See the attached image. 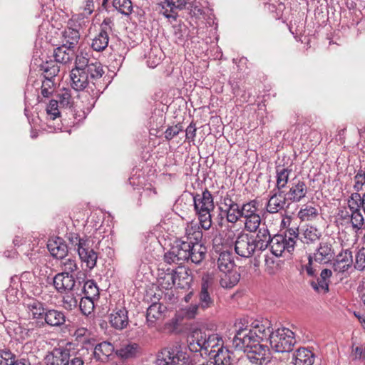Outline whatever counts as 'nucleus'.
Wrapping results in <instances>:
<instances>
[{"label": "nucleus", "mask_w": 365, "mask_h": 365, "mask_svg": "<svg viewBox=\"0 0 365 365\" xmlns=\"http://www.w3.org/2000/svg\"><path fill=\"white\" fill-rule=\"evenodd\" d=\"M216 265L217 269L221 272H228L235 267L232 253L226 250L219 252L217 257Z\"/></svg>", "instance_id": "nucleus-28"}, {"label": "nucleus", "mask_w": 365, "mask_h": 365, "mask_svg": "<svg viewBox=\"0 0 365 365\" xmlns=\"http://www.w3.org/2000/svg\"><path fill=\"white\" fill-rule=\"evenodd\" d=\"M16 354L9 349H0V365H12Z\"/></svg>", "instance_id": "nucleus-52"}, {"label": "nucleus", "mask_w": 365, "mask_h": 365, "mask_svg": "<svg viewBox=\"0 0 365 365\" xmlns=\"http://www.w3.org/2000/svg\"><path fill=\"white\" fill-rule=\"evenodd\" d=\"M319 215L318 210L309 205H304L298 212L299 218L302 221H312Z\"/></svg>", "instance_id": "nucleus-41"}, {"label": "nucleus", "mask_w": 365, "mask_h": 365, "mask_svg": "<svg viewBox=\"0 0 365 365\" xmlns=\"http://www.w3.org/2000/svg\"><path fill=\"white\" fill-rule=\"evenodd\" d=\"M46 365H84L82 357L78 353L71 354L69 350L56 348L44 357Z\"/></svg>", "instance_id": "nucleus-6"}, {"label": "nucleus", "mask_w": 365, "mask_h": 365, "mask_svg": "<svg viewBox=\"0 0 365 365\" xmlns=\"http://www.w3.org/2000/svg\"><path fill=\"white\" fill-rule=\"evenodd\" d=\"M78 299L73 293H67L63 297L62 306L66 310L71 311L77 307Z\"/></svg>", "instance_id": "nucleus-51"}, {"label": "nucleus", "mask_w": 365, "mask_h": 365, "mask_svg": "<svg viewBox=\"0 0 365 365\" xmlns=\"http://www.w3.org/2000/svg\"><path fill=\"white\" fill-rule=\"evenodd\" d=\"M102 64L83 55H77L75 68L71 71V86L76 91L87 89L93 99H98L103 93V86L98 81L104 74Z\"/></svg>", "instance_id": "nucleus-2"}, {"label": "nucleus", "mask_w": 365, "mask_h": 365, "mask_svg": "<svg viewBox=\"0 0 365 365\" xmlns=\"http://www.w3.org/2000/svg\"><path fill=\"white\" fill-rule=\"evenodd\" d=\"M109 34L101 31L92 40L91 48L96 51H104L108 45Z\"/></svg>", "instance_id": "nucleus-37"}, {"label": "nucleus", "mask_w": 365, "mask_h": 365, "mask_svg": "<svg viewBox=\"0 0 365 365\" xmlns=\"http://www.w3.org/2000/svg\"><path fill=\"white\" fill-rule=\"evenodd\" d=\"M269 341L276 352H290L296 343L294 332L288 328H278L274 331L270 321L265 319L252 323V327H240L236 330L232 346L247 353L250 362L262 365L269 361V349L261 341Z\"/></svg>", "instance_id": "nucleus-1"}, {"label": "nucleus", "mask_w": 365, "mask_h": 365, "mask_svg": "<svg viewBox=\"0 0 365 365\" xmlns=\"http://www.w3.org/2000/svg\"><path fill=\"white\" fill-rule=\"evenodd\" d=\"M47 247L51 255L56 259H63L68 255V246L65 241L61 237H56L55 240H49Z\"/></svg>", "instance_id": "nucleus-22"}, {"label": "nucleus", "mask_w": 365, "mask_h": 365, "mask_svg": "<svg viewBox=\"0 0 365 365\" xmlns=\"http://www.w3.org/2000/svg\"><path fill=\"white\" fill-rule=\"evenodd\" d=\"M223 274L220 277V284L222 287L231 289L234 287L240 281V274L235 268L228 272H222Z\"/></svg>", "instance_id": "nucleus-32"}, {"label": "nucleus", "mask_w": 365, "mask_h": 365, "mask_svg": "<svg viewBox=\"0 0 365 365\" xmlns=\"http://www.w3.org/2000/svg\"><path fill=\"white\" fill-rule=\"evenodd\" d=\"M209 361L213 365H232L234 361L233 353L221 345L217 349L209 351Z\"/></svg>", "instance_id": "nucleus-15"}, {"label": "nucleus", "mask_w": 365, "mask_h": 365, "mask_svg": "<svg viewBox=\"0 0 365 365\" xmlns=\"http://www.w3.org/2000/svg\"><path fill=\"white\" fill-rule=\"evenodd\" d=\"M158 10L170 22L175 21L178 17V11L173 6L169 0H160L158 3Z\"/></svg>", "instance_id": "nucleus-36"}, {"label": "nucleus", "mask_w": 365, "mask_h": 365, "mask_svg": "<svg viewBox=\"0 0 365 365\" xmlns=\"http://www.w3.org/2000/svg\"><path fill=\"white\" fill-rule=\"evenodd\" d=\"M244 225L245 230L250 232H255L262 225L260 215H253V217L245 219Z\"/></svg>", "instance_id": "nucleus-48"}, {"label": "nucleus", "mask_w": 365, "mask_h": 365, "mask_svg": "<svg viewBox=\"0 0 365 365\" xmlns=\"http://www.w3.org/2000/svg\"><path fill=\"white\" fill-rule=\"evenodd\" d=\"M192 278L186 270L177 271L168 269V272H162L158 277V283L163 289H170L176 285L178 288L190 287Z\"/></svg>", "instance_id": "nucleus-5"}, {"label": "nucleus", "mask_w": 365, "mask_h": 365, "mask_svg": "<svg viewBox=\"0 0 365 365\" xmlns=\"http://www.w3.org/2000/svg\"><path fill=\"white\" fill-rule=\"evenodd\" d=\"M221 341V338L217 334H210L206 332L205 338V354L209 353V348L210 350L217 349L220 347L219 342Z\"/></svg>", "instance_id": "nucleus-49"}, {"label": "nucleus", "mask_w": 365, "mask_h": 365, "mask_svg": "<svg viewBox=\"0 0 365 365\" xmlns=\"http://www.w3.org/2000/svg\"><path fill=\"white\" fill-rule=\"evenodd\" d=\"M182 125H175L174 126L168 127L165 131V138L168 140H172L174 137L177 136L180 131L182 130Z\"/></svg>", "instance_id": "nucleus-62"}, {"label": "nucleus", "mask_w": 365, "mask_h": 365, "mask_svg": "<svg viewBox=\"0 0 365 365\" xmlns=\"http://www.w3.org/2000/svg\"><path fill=\"white\" fill-rule=\"evenodd\" d=\"M298 228H289L284 234H277L272 237L269 245L271 252L276 257L282 256L284 251L291 253L294 251L298 239Z\"/></svg>", "instance_id": "nucleus-4"}, {"label": "nucleus", "mask_w": 365, "mask_h": 365, "mask_svg": "<svg viewBox=\"0 0 365 365\" xmlns=\"http://www.w3.org/2000/svg\"><path fill=\"white\" fill-rule=\"evenodd\" d=\"M113 7L123 15L128 16L132 13L133 4L130 0H113Z\"/></svg>", "instance_id": "nucleus-42"}, {"label": "nucleus", "mask_w": 365, "mask_h": 365, "mask_svg": "<svg viewBox=\"0 0 365 365\" xmlns=\"http://www.w3.org/2000/svg\"><path fill=\"white\" fill-rule=\"evenodd\" d=\"M329 281H327L320 277L317 278V281H312V287L317 292L327 293L329 292Z\"/></svg>", "instance_id": "nucleus-54"}, {"label": "nucleus", "mask_w": 365, "mask_h": 365, "mask_svg": "<svg viewBox=\"0 0 365 365\" xmlns=\"http://www.w3.org/2000/svg\"><path fill=\"white\" fill-rule=\"evenodd\" d=\"M352 253L349 250H345L341 252L336 258V262H342L344 264H349V265H351L352 264Z\"/></svg>", "instance_id": "nucleus-59"}, {"label": "nucleus", "mask_w": 365, "mask_h": 365, "mask_svg": "<svg viewBox=\"0 0 365 365\" xmlns=\"http://www.w3.org/2000/svg\"><path fill=\"white\" fill-rule=\"evenodd\" d=\"M77 55H83V53L81 52L76 53V51L67 48V47L63 45L55 48L53 52L55 61L61 63H67L71 61L74 57L76 58Z\"/></svg>", "instance_id": "nucleus-30"}, {"label": "nucleus", "mask_w": 365, "mask_h": 365, "mask_svg": "<svg viewBox=\"0 0 365 365\" xmlns=\"http://www.w3.org/2000/svg\"><path fill=\"white\" fill-rule=\"evenodd\" d=\"M299 233L297 240H300L303 243L310 245L317 242L322 237V232L314 226H307Z\"/></svg>", "instance_id": "nucleus-29"}, {"label": "nucleus", "mask_w": 365, "mask_h": 365, "mask_svg": "<svg viewBox=\"0 0 365 365\" xmlns=\"http://www.w3.org/2000/svg\"><path fill=\"white\" fill-rule=\"evenodd\" d=\"M207 247L202 243L190 244L188 262L200 265L207 255Z\"/></svg>", "instance_id": "nucleus-27"}, {"label": "nucleus", "mask_w": 365, "mask_h": 365, "mask_svg": "<svg viewBox=\"0 0 365 365\" xmlns=\"http://www.w3.org/2000/svg\"><path fill=\"white\" fill-rule=\"evenodd\" d=\"M68 239L70 242V243L75 246V248H76L77 251L79 250V249H81V245L83 246V244H86L88 241L87 237H79V235L76 233H70Z\"/></svg>", "instance_id": "nucleus-58"}, {"label": "nucleus", "mask_w": 365, "mask_h": 365, "mask_svg": "<svg viewBox=\"0 0 365 365\" xmlns=\"http://www.w3.org/2000/svg\"><path fill=\"white\" fill-rule=\"evenodd\" d=\"M23 305L31 319L36 320L38 323L41 322L48 308L43 302L27 296L23 299Z\"/></svg>", "instance_id": "nucleus-12"}, {"label": "nucleus", "mask_w": 365, "mask_h": 365, "mask_svg": "<svg viewBox=\"0 0 365 365\" xmlns=\"http://www.w3.org/2000/svg\"><path fill=\"white\" fill-rule=\"evenodd\" d=\"M349 208L351 211V218L349 222L351 225L353 230L358 233L361 230L364 225V218L360 210V205H354L349 204Z\"/></svg>", "instance_id": "nucleus-31"}, {"label": "nucleus", "mask_w": 365, "mask_h": 365, "mask_svg": "<svg viewBox=\"0 0 365 365\" xmlns=\"http://www.w3.org/2000/svg\"><path fill=\"white\" fill-rule=\"evenodd\" d=\"M199 309H201V306H198V302L196 304H191L185 309V317L188 319H193L198 314Z\"/></svg>", "instance_id": "nucleus-63"}, {"label": "nucleus", "mask_w": 365, "mask_h": 365, "mask_svg": "<svg viewBox=\"0 0 365 365\" xmlns=\"http://www.w3.org/2000/svg\"><path fill=\"white\" fill-rule=\"evenodd\" d=\"M289 190L284 192L289 202H299L302 200L308 192V187L306 182L299 178H294L289 182Z\"/></svg>", "instance_id": "nucleus-10"}, {"label": "nucleus", "mask_w": 365, "mask_h": 365, "mask_svg": "<svg viewBox=\"0 0 365 365\" xmlns=\"http://www.w3.org/2000/svg\"><path fill=\"white\" fill-rule=\"evenodd\" d=\"M259 202L257 200H252L242 205L241 218L244 220L259 215Z\"/></svg>", "instance_id": "nucleus-38"}, {"label": "nucleus", "mask_w": 365, "mask_h": 365, "mask_svg": "<svg viewBox=\"0 0 365 365\" xmlns=\"http://www.w3.org/2000/svg\"><path fill=\"white\" fill-rule=\"evenodd\" d=\"M221 204L223 207H220V210L222 212L223 210H228L234 207L235 205H238L237 201L232 198V197L227 193L225 196L221 197Z\"/></svg>", "instance_id": "nucleus-56"}, {"label": "nucleus", "mask_w": 365, "mask_h": 365, "mask_svg": "<svg viewBox=\"0 0 365 365\" xmlns=\"http://www.w3.org/2000/svg\"><path fill=\"white\" fill-rule=\"evenodd\" d=\"M255 234H250L252 237L255 245L259 252L264 251L272 242V237L267 225L262 224L261 227L253 232Z\"/></svg>", "instance_id": "nucleus-16"}, {"label": "nucleus", "mask_w": 365, "mask_h": 365, "mask_svg": "<svg viewBox=\"0 0 365 365\" xmlns=\"http://www.w3.org/2000/svg\"><path fill=\"white\" fill-rule=\"evenodd\" d=\"M54 91V82L51 79H45L42 82L41 94L43 98H49Z\"/></svg>", "instance_id": "nucleus-53"}, {"label": "nucleus", "mask_w": 365, "mask_h": 365, "mask_svg": "<svg viewBox=\"0 0 365 365\" xmlns=\"http://www.w3.org/2000/svg\"><path fill=\"white\" fill-rule=\"evenodd\" d=\"M58 102L61 108L71 109L73 100L69 90H63L58 94Z\"/></svg>", "instance_id": "nucleus-46"}, {"label": "nucleus", "mask_w": 365, "mask_h": 365, "mask_svg": "<svg viewBox=\"0 0 365 365\" xmlns=\"http://www.w3.org/2000/svg\"><path fill=\"white\" fill-rule=\"evenodd\" d=\"M91 350L93 357L96 361L106 363L113 354L114 346L108 341H103L96 345L94 344Z\"/></svg>", "instance_id": "nucleus-18"}, {"label": "nucleus", "mask_w": 365, "mask_h": 365, "mask_svg": "<svg viewBox=\"0 0 365 365\" xmlns=\"http://www.w3.org/2000/svg\"><path fill=\"white\" fill-rule=\"evenodd\" d=\"M235 250L239 256L245 258L252 257L256 251H258L252 240V237L247 233H240L237 237Z\"/></svg>", "instance_id": "nucleus-9"}, {"label": "nucleus", "mask_w": 365, "mask_h": 365, "mask_svg": "<svg viewBox=\"0 0 365 365\" xmlns=\"http://www.w3.org/2000/svg\"><path fill=\"white\" fill-rule=\"evenodd\" d=\"M214 287L213 278L208 274H204L197 294L198 306H201L203 311L212 307L215 304Z\"/></svg>", "instance_id": "nucleus-7"}, {"label": "nucleus", "mask_w": 365, "mask_h": 365, "mask_svg": "<svg viewBox=\"0 0 365 365\" xmlns=\"http://www.w3.org/2000/svg\"><path fill=\"white\" fill-rule=\"evenodd\" d=\"M313 261H314V257L312 255H309L308 257V263L302 266V270H305L309 277H315L317 273V269L314 265Z\"/></svg>", "instance_id": "nucleus-60"}, {"label": "nucleus", "mask_w": 365, "mask_h": 365, "mask_svg": "<svg viewBox=\"0 0 365 365\" xmlns=\"http://www.w3.org/2000/svg\"><path fill=\"white\" fill-rule=\"evenodd\" d=\"M140 346L136 343H129L116 351V354L122 359L135 357L139 351Z\"/></svg>", "instance_id": "nucleus-39"}, {"label": "nucleus", "mask_w": 365, "mask_h": 365, "mask_svg": "<svg viewBox=\"0 0 365 365\" xmlns=\"http://www.w3.org/2000/svg\"><path fill=\"white\" fill-rule=\"evenodd\" d=\"M206 331L201 329L194 330L187 337V347L192 352L205 351Z\"/></svg>", "instance_id": "nucleus-21"}, {"label": "nucleus", "mask_w": 365, "mask_h": 365, "mask_svg": "<svg viewBox=\"0 0 365 365\" xmlns=\"http://www.w3.org/2000/svg\"><path fill=\"white\" fill-rule=\"evenodd\" d=\"M66 322V315L63 312L56 309H48L44 313V317L41 322V326L47 324L50 327H61Z\"/></svg>", "instance_id": "nucleus-20"}, {"label": "nucleus", "mask_w": 365, "mask_h": 365, "mask_svg": "<svg viewBox=\"0 0 365 365\" xmlns=\"http://www.w3.org/2000/svg\"><path fill=\"white\" fill-rule=\"evenodd\" d=\"M292 169L282 165L276 167V186L274 189L283 190L286 187Z\"/></svg>", "instance_id": "nucleus-34"}, {"label": "nucleus", "mask_w": 365, "mask_h": 365, "mask_svg": "<svg viewBox=\"0 0 365 365\" xmlns=\"http://www.w3.org/2000/svg\"><path fill=\"white\" fill-rule=\"evenodd\" d=\"M193 206L195 212H212L214 208L213 197L211 192L205 189L202 194L193 195Z\"/></svg>", "instance_id": "nucleus-13"}, {"label": "nucleus", "mask_w": 365, "mask_h": 365, "mask_svg": "<svg viewBox=\"0 0 365 365\" xmlns=\"http://www.w3.org/2000/svg\"><path fill=\"white\" fill-rule=\"evenodd\" d=\"M270 193L271 195L266 205V209L268 212L272 214L277 213L289 207L291 203L289 202V200L284 190L274 188Z\"/></svg>", "instance_id": "nucleus-11"}, {"label": "nucleus", "mask_w": 365, "mask_h": 365, "mask_svg": "<svg viewBox=\"0 0 365 365\" xmlns=\"http://www.w3.org/2000/svg\"><path fill=\"white\" fill-rule=\"evenodd\" d=\"M314 354L305 349H299L294 354V365H313Z\"/></svg>", "instance_id": "nucleus-35"}, {"label": "nucleus", "mask_w": 365, "mask_h": 365, "mask_svg": "<svg viewBox=\"0 0 365 365\" xmlns=\"http://www.w3.org/2000/svg\"><path fill=\"white\" fill-rule=\"evenodd\" d=\"M155 365H213L209 361L197 364L195 359L183 351L179 342L163 349L158 354Z\"/></svg>", "instance_id": "nucleus-3"}, {"label": "nucleus", "mask_w": 365, "mask_h": 365, "mask_svg": "<svg viewBox=\"0 0 365 365\" xmlns=\"http://www.w3.org/2000/svg\"><path fill=\"white\" fill-rule=\"evenodd\" d=\"M110 325L116 329H123L128 324V311L125 307L116 308L110 314Z\"/></svg>", "instance_id": "nucleus-23"}, {"label": "nucleus", "mask_w": 365, "mask_h": 365, "mask_svg": "<svg viewBox=\"0 0 365 365\" xmlns=\"http://www.w3.org/2000/svg\"><path fill=\"white\" fill-rule=\"evenodd\" d=\"M78 254L81 260L86 263L89 269L96 267L98 255L93 249H91L89 242L86 244L83 243V246L81 245V249H79Z\"/></svg>", "instance_id": "nucleus-25"}, {"label": "nucleus", "mask_w": 365, "mask_h": 365, "mask_svg": "<svg viewBox=\"0 0 365 365\" xmlns=\"http://www.w3.org/2000/svg\"><path fill=\"white\" fill-rule=\"evenodd\" d=\"M312 255L316 262L327 264L334 259L335 252L329 242H322Z\"/></svg>", "instance_id": "nucleus-19"}, {"label": "nucleus", "mask_w": 365, "mask_h": 365, "mask_svg": "<svg viewBox=\"0 0 365 365\" xmlns=\"http://www.w3.org/2000/svg\"><path fill=\"white\" fill-rule=\"evenodd\" d=\"M83 291L84 297L90 298H99V289L94 280H88L84 283Z\"/></svg>", "instance_id": "nucleus-44"}, {"label": "nucleus", "mask_w": 365, "mask_h": 365, "mask_svg": "<svg viewBox=\"0 0 365 365\" xmlns=\"http://www.w3.org/2000/svg\"><path fill=\"white\" fill-rule=\"evenodd\" d=\"M61 267L62 272H66L67 274H72L78 269L76 260L71 258L66 259L65 261L62 262Z\"/></svg>", "instance_id": "nucleus-57"}, {"label": "nucleus", "mask_w": 365, "mask_h": 365, "mask_svg": "<svg viewBox=\"0 0 365 365\" xmlns=\"http://www.w3.org/2000/svg\"><path fill=\"white\" fill-rule=\"evenodd\" d=\"M354 266L359 270H363L365 268V248H361L357 252Z\"/></svg>", "instance_id": "nucleus-61"}, {"label": "nucleus", "mask_w": 365, "mask_h": 365, "mask_svg": "<svg viewBox=\"0 0 365 365\" xmlns=\"http://www.w3.org/2000/svg\"><path fill=\"white\" fill-rule=\"evenodd\" d=\"M56 61H46L41 65V71L44 73L45 79L52 80L60 71V67Z\"/></svg>", "instance_id": "nucleus-40"}, {"label": "nucleus", "mask_w": 365, "mask_h": 365, "mask_svg": "<svg viewBox=\"0 0 365 365\" xmlns=\"http://www.w3.org/2000/svg\"><path fill=\"white\" fill-rule=\"evenodd\" d=\"M167 312V307L161 303L153 302L147 309L146 324L148 327H155L158 321L163 320L165 317V313Z\"/></svg>", "instance_id": "nucleus-17"}, {"label": "nucleus", "mask_w": 365, "mask_h": 365, "mask_svg": "<svg viewBox=\"0 0 365 365\" xmlns=\"http://www.w3.org/2000/svg\"><path fill=\"white\" fill-rule=\"evenodd\" d=\"M96 298L83 297L81 299L79 308L84 315H89L94 309V302Z\"/></svg>", "instance_id": "nucleus-47"}, {"label": "nucleus", "mask_w": 365, "mask_h": 365, "mask_svg": "<svg viewBox=\"0 0 365 365\" xmlns=\"http://www.w3.org/2000/svg\"><path fill=\"white\" fill-rule=\"evenodd\" d=\"M191 242H185V240H178L170 247V249L165 253L164 261L168 264L175 263L179 265L188 262L190 244Z\"/></svg>", "instance_id": "nucleus-8"}, {"label": "nucleus", "mask_w": 365, "mask_h": 365, "mask_svg": "<svg viewBox=\"0 0 365 365\" xmlns=\"http://www.w3.org/2000/svg\"><path fill=\"white\" fill-rule=\"evenodd\" d=\"M73 337L78 344L86 350L92 349L95 340L91 337V332L84 327H80L75 330Z\"/></svg>", "instance_id": "nucleus-26"}, {"label": "nucleus", "mask_w": 365, "mask_h": 365, "mask_svg": "<svg viewBox=\"0 0 365 365\" xmlns=\"http://www.w3.org/2000/svg\"><path fill=\"white\" fill-rule=\"evenodd\" d=\"M53 285L58 293L73 291L76 286V282L72 274L59 272L53 278Z\"/></svg>", "instance_id": "nucleus-14"}, {"label": "nucleus", "mask_w": 365, "mask_h": 365, "mask_svg": "<svg viewBox=\"0 0 365 365\" xmlns=\"http://www.w3.org/2000/svg\"><path fill=\"white\" fill-rule=\"evenodd\" d=\"M58 102L57 100H51L46 108V113L48 119L50 120H56L61 118V111L59 110Z\"/></svg>", "instance_id": "nucleus-45"}, {"label": "nucleus", "mask_w": 365, "mask_h": 365, "mask_svg": "<svg viewBox=\"0 0 365 365\" xmlns=\"http://www.w3.org/2000/svg\"><path fill=\"white\" fill-rule=\"evenodd\" d=\"M197 215L200 227L205 230H208L212 224L211 212H195Z\"/></svg>", "instance_id": "nucleus-50"}, {"label": "nucleus", "mask_w": 365, "mask_h": 365, "mask_svg": "<svg viewBox=\"0 0 365 365\" xmlns=\"http://www.w3.org/2000/svg\"><path fill=\"white\" fill-rule=\"evenodd\" d=\"M114 26L113 21L111 18H105L103 22L101 24L100 30L104 31L105 32L109 34L113 30V26Z\"/></svg>", "instance_id": "nucleus-64"}, {"label": "nucleus", "mask_w": 365, "mask_h": 365, "mask_svg": "<svg viewBox=\"0 0 365 365\" xmlns=\"http://www.w3.org/2000/svg\"><path fill=\"white\" fill-rule=\"evenodd\" d=\"M81 35L79 31L76 29L71 27L66 28L61 34V41L62 45L67 47V48L73 49L76 51L79 41Z\"/></svg>", "instance_id": "nucleus-24"}, {"label": "nucleus", "mask_w": 365, "mask_h": 365, "mask_svg": "<svg viewBox=\"0 0 365 365\" xmlns=\"http://www.w3.org/2000/svg\"><path fill=\"white\" fill-rule=\"evenodd\" d=\"M242 205H237L228 210H223L226 220L232 224H235L241 219Z\"/></svg>", "instance_id": "nucleus-43"}, {"label": "nucleus", "mask_w": 365, "mask_h": 365, "mask_svg": "<svg viewBox=\"0 0 365 365\" xmlns=\"http://www.w3.org/2000/svg\"><path fill=\"white\" fill-rule=\"evenodd\" d=\"M202 232L199 226L193 223L187 225L185 229V242H191L190 245L202 243Z\"/></svg>", "instance_id": "nucleus-33"}, {"label": "nucleus", "mask_w": 365, "mask_h": 365, "mask_svg": "<svg viewBox=\"0 0 365 365\" xmlns=\"http://www.w3.org/2000/svg\"><path fill=\"white\" fill-rule=\"evenodd\" d=\"M36 277L34 273L30 272H24L21 274L20 277V283L21 288L26 289L31 287V284L34 283Z\"/></svg>", "instance_id": "nucleus-55"}]
</instances>
